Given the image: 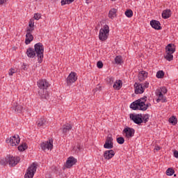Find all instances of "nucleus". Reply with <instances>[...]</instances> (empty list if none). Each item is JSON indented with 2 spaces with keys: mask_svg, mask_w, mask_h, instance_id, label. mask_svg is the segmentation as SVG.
Returning a JSON list of instances; mask_svg holds the SVG:
<instances>
[{
  "mask_svg": "<svg viewBox=\"0 0 178 178\" xmlns=\"http://www.w3.org/2000/svg\"><path fill=\"white\" fill-rule=\"evenodd\" d=\"M26 55L29 58H34L36 55L39 63H41L44 59V45L41 42L36 43L34 49L31 47L27 49Z\"/></svg>",
  "mask_w": 178,
  "mask_h": 178,
  "instance_id": "nucleus-1",
  "label": "nucleus"
},
{
  "mask_svg": "<svg viewBox=\"0 0 178 178\" xmlns=\"http://www.w3.org/2000/svg\"><path fill=\"white\" fill-rule=\"evenodd\" d=\"M147 102V97H143L131 104L130 108L133 111H145L148 109V107L151 106V103L145 104Z\"/></svg>",
  "mask_w": 178,
  "mask_h": 178,
  "instance_id": "nucleus-2",
  "label": "nucleus"
},
{
  "mask_svg": "<svg viewBox=\"0 0 178 178\" xmlns=\"http://www.w3.org/2000/svg\"><path fill=\"white\" fill-rule=\"evenodd\" d=\"M176 51V46L173 44H168L165 47V55L164 56L165 59L168 62L172 61L173 59V54Z\"/></svg>",
  "mask_w": 178,
  "mask_h": 178,
  "instance_id": "nucleus-3",
  "label": "nucleus"
},
{
  "mask_svg": "<svg viewBox=\"0 0 178 178\" xmlns=\"http://www.w3.org/2000/svg\"><path fill=\"white\" fill-rule=\"evenodd\" d=\"M109 35V26L104 25L103 28L99 30V39L100 41H106Z\"/></svg>",
  "mask_w": 178,
  "mask_h": 178,
  "instance_id": "nucleus-4",
  "label": "nucleus"
},
{
  "mask_svg": "<svg viewBox=\"0 0 178 178\" xmlns=\"http://www.w3.org/2000/svg\"><path fill=\"white\" fill-rule=\"evenodd\" d=\"M37 172V164L33 163L30 167L28 168L26 173L24 175L25 178H33Z\"/></svg>",
  "mask_w": 178,
  "mask_h": 178,
  "instance_id": "nucleus-5",
  "label": "nucleus"
},
{
  "mask_svg": "<svg viewBox=\"0 0 178 178\" xmlns=\"http://www.w3.org/2000/svg\"><path fill=\"white\" fill-rule=\"evenodd\" d=\"M7 144H10L12 147H15L16 145H19L20 143V137L19 135H15L10 138H8L6 140Z\"/></svg>",
  "mask_w": 178,
  "mask_h": 178,
  "instance_id": "nucleus-6",
  "label": "nucleus"
},
{
  "mask_svg": "<svg viewBox=\"0 0 178 178\" xmlns=\"http://www.w3.org/2000/svg\"><path fill=\"white\" fill-rule=\"evenodd\" d=\"M131 120L136 123V124H141L143 123V114H129Z\"/></svg>",
  "mask_w": 178,
  "mask_h": 178,
  "instance_id": "nucleus-7",
  "label": "nucleus"
},
{
  "mask_svg": "<svg viewBox=\"0 0 178 178\" xmlns=\"http://www.w3.org/2000/svg\"><path fill=\"white\" fill-rule=\"evenodd\" d=\"M8 162L9 166H10V168H13L20 162V157L9 155L8 156Z\"/></svg>",
  "mask_w": 178,
  "mask_h": 178,
  "instance_id": "nucleus-8",
  "label": "nucleus"
},
{
  "mask_svg": "<svg viewBox=\"0 0 178 178\" xmlns=\"http://www.w3.org/2000/svg\"><path fill=\"white\" fill-rule=\"evenodd\" d=\"M104 148H106V149H112L113 148V138H112V135L107 136Z\"/></svg>",
  "mask_w": 178,
  "mask_h": 178,
  "instance_id": "nucleus-9",
  "label": "nucleus"
},
{
  "mask_svg": "<svg viewBox=\"0 0 178 178\" xmlns=\"http://www.w3.org/2000/svg\"><path fill=\"white\" fill-rule=\"evenodd\" d=\"M134 133H136L134 129L130 127H126L122 131V134H125V137L127 138H131V137H134Z\"/></svg>",
  "mask_w": 178,
  "mask_h": 178,
  "instance_id": "nucleus-10",
  "label": "nucleus"
},
{
  "mask_svg": "<svg viewBox=\"0 0 178 178\" xmlns=\"http://www.w3.org/2000/svg\"><path fill=\"white\" fill-rule=\"evenodd\" d=\"M54 140L52 139H49V141L43 142L41 143L40 147L42 151H45V149H52L54 145L52 144Z\"/></svg>",
  "mask_w": 178,
  "mask_h": 178,
  "instance_id": "nucleus-11",
  "label": "nucleus"
},
{
  "mask_svg": "<svg viewBox=\"0 0 178 178\" xmlns=\"http://www.w3.org/2000/svg\"><path fill=\"white\" fill-rule=\"evenodd\" d=\"M76 72H71L67 78V86H70L72 83H75L77 80Z\"/></svg>",
  "mask_w": 178,
  "mask_h": 178,
  "instance_id": "nucleus-12",
  "label": "nucleus"
},
{
  "mask_svg": "<svg viewBox=\"0 0 178 178\" xmlns=\"http://www.w3.org/2000/svg\"><path fill=\"white\" fill-rule=\"evenodd\" d=\"M38 86L40 90H47L49 87V83L47 81V79H41L38 81Z\"/></svg>",
  "mask_w": 178,
  "mask_h": 178,
  "instance_id": "nucleus-13",
  "label": "nucleus"
},
{
  "mask_svg": "<svg viewBox=\"0 0 178 178\" xmlns=\"http://www.w3.org/2000/svg\"><path fill=\"white\" fill-rule=\"evenodd\" d=\"M76 163H77V159L73 156H70L67 159V160L66 161L65 168L70 169V168H72V166L76 165Z\"/></svg>",
  "mask_w": 178,
  "mask_h": 178,
  "instance_id": "nucleus-14",
  "label": "nucleus"
},
{
  "mask_svg": "<svg viewBox=\"0 0 178 178\" xmlns=\"http://www.w3.org/2000/svg\"><path fill=\"white\" fill-rule=\"evenodd\" d=\"M104 159H112V158H113V156H115V151H113V149H110V150H106L104 152Z\"/></svg>",
  "mask_w": 178,
  "mask_h": 178,
  "instance_id": "nucleus-15",
  "label": "nucleus"
},
{
  "mask_svg": "<svg viewBox=\"0 0 178 178\" xmlns=\"http://www.w3.org/2000/svg\"><path fill=\"white\" fill-rule=\"evenodd\" d=\"M150 26L152 27V29H154L155 30H161V22L159 21H156L155 19H152L150 22Z\"/></svg>",
  "mask_w": 178,
  "mask_h": 178,
  "instance_id": "nucleus-16",
  "label": "nucleus"
},
{
  "mask_svg": "<svg viewBox=\"0 0 178 178\" xmlns=\"http://www.w3.org/2000/svg\"><path fill=\"white\" fill-rule=\"evenodd\" d=\"M156 95L158 97V99H156V102H166V97L163 96V93H161V91L156 90Z\"/></svg>",
  "mask_w": 178,
  "mask_h": 178,
  "instance_id": "nucleus-17",
  "label": "nucleus"
},
{
  "mask_svg": "<svg viewBox=\"0 0 178 178\" xmlns=\"http://www.w3.org/2000/svg\"><path fill=\"white\" fill-rule=\"evenodd\" d=\"M135 86V94H143L144 92V88L140 84H138L137 83H135L134 84Z\"/></svg>",
  "mask_w": 178,
  "mask_h": 178,
  "instance_id": "nucleus-18",
  "label": "nucleus"
},
{
  "mask_svg": "<svg viewBox=\"0 0 178 178\" xmlns=\"http://www.w3.org/2000/svg\"><path fill=\"white\" fill-rule=\"evenodd\" d=\"M38 127H44V126H47V120H45V118L42 117L38 120L37 122Z\"/></svg>",
  "mask_w": 178,
  "mask_h": 178,
  "instance_id": "nucleus-19",
  "label": "nucleus"
},
{
  "mask_svg": "<svg viewBox=\"0 0 178 178\" xmlns=\"http://www.w3.org/2000/svg\"><path fill=\"white\" fill-rule=\"evenodd\" d=\"M163 19H169L172 16V10L170 9L164 10L161 14Z\"/></svg>",
  "mask_w": 178,
  "mask_h": 178,
  "instance_id": "nucleus-20",
  "label": "nucleus"
},
{
  "mask_svg": "<svg viewBox=\"0 0 178 178\" xmlns=\"http://www.w3.org/2000/svg\"><path fill=\"white\" fill-rule=\"evenodd\" d=\"M147 77H148V72L145 71H142L139 72L138 74L139 81H144V80H145Z\"/></svg>",
  "mask_w": 178,
  "mask_h": 178,
  "instance_id": "nucleus-21",
  "label": "nucleus"
},
{
  "mask_svg": "<svg viewBox=\"0 0 178 178\" xmlns=\"http://www.w3.org/2000/svg\"><path fill=\"white\" fill-rule=\"evenodd\" d=\"M34 40V36H33V34L31 33H26V39H25V44L26 45H29L31 41Z\"/></svg>",
  "mask_w": 178,
  "mask_h": 178,
  "instance_id": "nucleus-22",
  "label": "nucleus"
},
{
  "mask_svg": "<svg viewBox=\"0 0 178 178\" xmlns=\"http://www.w3.org/2000/svg\"><path fill=\"white\" fill-rule=\"evenodd\" d=\"M123 86V82H122V80H117L114 84H113V88L114 90H120L122 88V86Z\"/></svg>",
  "mask_w": 178,
  "mask_h": 178,
  "instance_id": "nucleus-23",
  "label": "nucleus"
},
{
  "mask_svg": "<svg viewBox=\"0 0 178 178\" xmlns=\"http://www.w3.org/2000/svg\"><path fill=\"white\" fill-rule=\"evenodd\" d=\"M14 109L17 113H22L23 112V106L22 105H18L17 103H14Z\"/></svg>",
  "mask_w": 178,
  "mask_h": 178,
  "instance_id": "nucleus-24",
  "label": "nucleus"
},
{
  "mask_svg": "<svg viewBox=\"0 0 178 178\" xmlns=\"http://www.w3.org/2000/svg\"><path fill=\"white\" fill-rule=\"evenodd\" d=\"M72 127L70 124H66L63 126V133H67L68 131H70L72 130Z\"/></svg>",
  "mask_w": 178,
  "mask_h": 178,
  "instance_id": "nucleus-25",
  "label": "nucleus"
},
{
  "mask_svg": "<svg viewBox=\"0 0 178 178\" xmlns=\"http://www.w3.org/2000/svg\"><path fill=\"white\" fill-rule=\"evenodd\" d=\"M118 12V9L116 8H112L108 13V17L110 19H113L114 17H116V13Z\"/></svg>",
  "mask_w": 178,
  "mask_h": 178,
  "instance_id": "nucleus-26",
  "label": "nucleus"
},
{
  "mask_svg": "<svg viewBox=\"0 0 178 178\" xmlns=\"http://www.w3.org/2000/svg\"><path fill=\"white\" fill-rule=\"evenodd\" d=\"M168 122L175 126V124H177V118H176L175 116H172L169 118Z\"/></svg>",
  "mask_w": 178,
  "mask_h": 178,
  "instance_id": "nucleus-27",
  "label": "nucleus"
},
{
  "mask_svg": "<svg viewBox=\"0 0 178 178\" xmlns=\"http://www.w3.org/2000/svg\"><path fill=\"white\" fill-rule=\"evenodd\" d=\"M8 156L6 158L1 159L0 160V165L2 166H6V165H8Z\"/></svg>",
  "mask_w": 178,
  "mask_h": 178,
  "instance_id": "nucleus-28",
  "label": "nucleus"
},
{
  "mask_svg": "<svg viewBox=\"0 0 178 178\" xmlns=\"http://www.w3.org/2000/svg\"><path fill=\"white\" fill-rule=\"evenodd\" d=\"M18 149L22 152L23 151H26L27 149V144L22 143L21 145L18 147Z\"/></svg>",
  "mask_w": 178,
  "mask_h": 178,
  "instance_id": "nucleus-29",
  "label": "nucleus"
},
{
  "mask_svg": "<svg viewBox=\"0 0 178 178\" xmlns=\"http://www.w3.org/2000/svg\"><path fill=\"white\" fill-rule=\"evenodd\" d=\"M166 175L167 176H173V175H175V170L172 168H168L166 170Z\"/></svg>",
  "mask_w": 178,
  "mask_h": 178,
  "instance_id": "nucleus-30",
  "label": "nucleus"
},
{
  "mask_svg": "<svg viewBox=\"0 0 178 178\" xmlns=\"http://www.w3.org/2000/svg\"><path fill=\"white\" fill-rule=\"evenodd\" d=\"M72 2H74V0H61V6H64V5H70Z\"/></svg>",
  "mask_w": 178,
  "mask_h": 178,
  "instance_id": "nucleus-31",
  "label": "nucleus"
},
{
  "mask_svg": "<svg viewBox=\"0 0 178 178\" xmlns=\"http://www.w3.org/2000/svg\"><path fill=\"white\" fill-rule=\"evenodd\" d=\"M156 76L157 79H163V76H165V72H163V70H160V71L157 72Z\"/></svg>",
  "mask_w": 178,
  "mask_h": 178,
  "instance_id": "nucleus-32",
  "label": "nucleus"
},
{
  "mask_svg": "<svg viewBox=\"0 0 178 178\" xmlns=\"http://www.w3.org/2000/svg\"><path fill=\"white\" fill-rule=\"evenodd\" d=\"M124 15L127 16V17H133V10L131 9L127 10L124 13Z\"/></svg>",
  "mask_w": 178,
  "mask_h": 178,
  "instance_id": "nucleus-33",
  "label": "nucleus"
},
{
  "mask_svg": "<svg viewBox=\"0 0 178 178\" xmlns=\"http://www.w3.org/2000/svg\"><path fill=\"white\" fill-rule=\"evenodd\" d=\"M142 120L144 122V123H147V122L149 120V115L145 114L144 115H142Z\"/></svg>",
  "mask_w": 178,
  "mask_h": 178,
  "instance_id": "nucleus-34",
  "label": "nucleus"
},
{
  "mask_svg": "<svg viewBox=\"0 0 178 178\" xmlns=\"http://www.w3.org/2000/svg\"><path fill=\"white\" fill-rule=\"evenodd\" d=\"M115 63L117 65H120V63H122V56H117L115 58Z\"/></svg>",
  "mask_w": 178,
  "mask_h": 178,
  "instance_id": "nucleus-35",
  "label": "nucleus"
},
{
  "mask_svg": "<svg viewBox=\"0 0 178 178\" xmlns=\"http://www.w3.org/2000/svg\"><path fill=\"white\" fill-rule=\"evenodd\" d=\"M157 91H160L161 94H166V92H168V89L166 88V87L163 86L160 88V89H158Z\"/></svg>",
  "mask_w": 178,
  "mask_h": 178,
  "instance_id": "nucleus-36",
  "label": "nucleus"
},
{
  "mask_svg": "<svg viewBox=\"0 0 178 178\" xmlns=\"http://www.w3.org/2000/svg\"><path fill=\"white\" fill-rule=\"evenodd\" d=\"M117 143H118V144H120V145L124 144V138H123V137H119V138H117Z\"/></svg>",
  "mask_w": 178,
  "mask_h": 178,
  "instance_id": "nucleus-37",
  "label": "nucleus"
},
{
  "mask_svg": "<svg viewBox=\"0 0 178 178\" xmlns=\"http://www.w3.org/2000/svg\"><path fill=\"white\" fill-rule=\"evenodd\" d=\"M140 85L142 86L144 90H145V88H148V87H149V83L147 81L144 83H140Z\"/></svg>",
  "mask_w": 178,
  "mask_h": 178,
  "instance_id": "nucleus-38",
  "label": "nucleus"
},
{
  "mask_svg": "<svg viewBox=\"0 0 178 178\" xmlns=\"http://www.w3.org/2000/svg\"><path fill=\"white\" fill-rule=\"evenodd\" d=\"M33 19H35V20H40V19H41V14L35 13L33 16Z\"/></svg>",
  "mask_w": 178,
  "mask_h": 178,
  "instance_id": "nucleus-39",
  "label": "nucleus"
},
{
  "mask_svg": "<svg viewBox=\"0 0 178 178\" xmlns=\"http://www.w3.org/2000/svg\"><path fill=\"white\" fill-rule=\"evenodd\" d=\"M97 66L99 69H102V67H104V63H102V61H98L97 63Z\"/></svg>",
  "mask_w": 178,
  "mask_h": 178,
  "instance_id": "nucleus-40",
  "label": "nucleus"
},
{
  "mask_svg": "<svg viewBox=\"0 0 178 178\" xmlns=\"http://www.w3.org/2000/svg\"><path fill=\"white\" fill-rule=\"evenodd\" d=\"M33 31H34V28L33 27H30V28H28L26 29V33L27 34H31V33H33Z\"/></svg>",
  "mask_w": 178,
  "mask_h": 178,
  "instance_id": "nucleus-41",
  "label": "nucleus"
},
{
  "mask_svg": "<svg viewBox=\"0 0 178 178\" xmlns=\"http://www.w3.org/2000/svg\"><path fill=\"white\" fill-rule=\"evenodd\" d=\"M15 73H16V71L15 70V69L10 68L9 72V76H13Z\"/></svg>",
  "mask_w": 178,
  "mask_h": 178,
  "instance_id": "nucleus-42",
  "label": "nucleus"
},
{
  "mask_svg": "<svg viewBox=\"0 0 178 178\" xmlns=\"http://www.w3.org/2000/svg\"><path fill=\"white\" fill-rule=\"evenodd\" d=\"M29 27H34V22L30 21L29 22Z\"/></svg>",
  "mask_w": 178,
  "mask_h": 178,
  "instance_id": "nucleus-43",
  "label": "nucleus"
},
{
  "mask_svg": "<svg viewBox=\"0 0 178 178\" xmlns=\"http://www.w3.org/2000/svg\"><path fill=\"white\" fill-rule=\"evenodd\" d=\"M174 156H175V158H178V151L177 150L174 151Z\"/></svg>",
  "mask_w": 178,
  "mask_h": 178,
  "instance_id": "nucleus-44",
  "label": "nucleus"
},
{
  "mask_svg": "<svg viewBox=\"0 0 178 178\" xmlns=\"http://www.w3.org/2000/svg\"><path fill=\"white\" fill-rule=\"evenodd\" d=\"M6 2V0H0V5H3Z\"/></svg>",
  "mask_w": 178,
  "mask_h": 178,
  "instance_id": "nucleus-45",
  "label": "nucleus"
},
{
  "mask_svg": "<svg viewBox=\"0 0 178 178\" xmlns=\"http://www.w3.org/2000/svg\"><path fill=\"white\" fill-rule=\"evenodd\" d=\"M154 149H155L156 151H159V149H161V147H159V146H156L155 148H154Z\"/></svg>",
  "mask_w": 178,
  "mask_h": 178,
  "instance_id": "nucleus-46",
  "label": "nucleus"
},
{
  "mask_svg": "<svg viewBox=\"0 0 178 178\" xmlns=\"http://www.w3.org/2000/svg\"><path fill=\"white\" fill-rule=\"evenodd\" d=\"M102 87L99 86L97 88H95L96 91H98V90H101Z\"/></svg>",
  "mask_w": 178,
  "mask_h": 178,
  "instance_id": "nucleus-47",
  "label": "nucleus"
},
{
  "mask_svg": "<svg viewBox=\"0 0 178 178\" xmlns=\"http://www.w3.org/2000/svg\"><path fill=\"white\" fill-rule=\"evenodd\" d=\"M175 177H176V175H174Z\"/></svg>",
  "mask_w": 178,
  "mask_h": 178,
  "instance_id": "nucleus-48",
  "label": "nucleus"
},
{
  "mask_svg": "<svg viewBox=\"0 0 178 178\" xmlns=\"http://www.w3.org/2000/svg\"><path fill=\"white\" fill-rule=\"evenodd\" d=\"M88 1V0H86V1Z\"/></svg>",
  "mask_w": 178,
  "mask_h": 178,
  "instance_id": "nucleus-49",
  "label": "nucleus"
}]
</instances>
